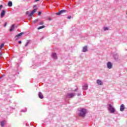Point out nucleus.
Masks as SVG:
<instances>
[{
	"label": "nucleus",
	"instance_id": "f257e3e1",
	"mask_svg": "<svg viewBox=\"0 0 127 127\" xmlns=\"http://www.w3.org/2000/svg\"><path fill=\"white\" fill-rule=\"evenodd\" d=\"M87 110L84 108H80L78 109V116L79 117H82L84 118L85 116H86V114H87Z\"/></svg>",
	"mask_w": 127,
	"mask_h": 127
},
{
	"label": "nucleus",
	"instance_id": "f03ea898",
	"mask_svg": "<svg viewBox=\"0 0 127 127\" xmlns=\"http://www.w3.org/2000/svg\"><path fill=\"white\" fill-rule=\"evenodd\" d=\"M108 111H109L111 114H114V113L116 112V110H115V108L111 104L109 105Z\"/></svg>",
	"mask_w": 127,
	"mask_h": 127
},
{
	"label": "nucleus",
	"instance_id": "7ed1b4c3",
	"mask_svg": "<svg viewBox=\"0 0 127 127\" xmlns=\"http://www.w3.org/2000/svg\"><path fill=\"white\" fill-rule=\"evenodd\" d=\"M37 10V9L35 8L34 10L32 11V12L29 14V11H27L26 12V14L28 15V16L30 17L31 16L33 13H35V12H36V11Z\"/></svg>",
	"mask_w": 127,
	"mask_h": 127
},
{
	"label": "nucleus",
	"instance_id": "20e7f679",
	"mask_svg": "<svg viewBox=\"0 0 127 127\" xmlns=\"http://www.w3.org/2000/svg\"><path fill=\"white\" fill-rule=\"evenodd\" d=\"M75 96L74 93H67L66 95L67 98H73Z\"/></svg>",
	"mask_w": 127,
	"mask_h": 127
},
{
	"label": "nucleus",
	"instance_id": "39448f33",
	"mask_svg": "<svg viewBox=\"0 0 127 127\" xmlns=\"http://www.w3.org/2000/svg\"><path fill=\"white\" fill-rule=\"evenodd\" d=\"M107 67L109 69H112V67H113V64H112V63L110 62L107 63Z\"/></svg>",
	"mask_w": 127,
	"mask_h": 127
},
{
	"label": "nucleus",
	"instance_id": "423d86ee",
	"mask_svg": "<svg viewBox=\"0 0 127 127\" xmlns=\"http://www.w3.org/2000/svg\"><path fill=\"white\" fill-rule=\"evenodd\" d=\"M121 112H124L125 111V105L122 104L120 106Z\"/></svg>",
	"mask_w": 127,
	"mask_h": 127
},
{
	"label": "nucleus",
	"instance_id": "0eeeda50",
	"mask_svg": "<svg viewBox=\"0 0 127 127\" xmlns=\"http://www.w3.org/2000/svg\"><path fill=\"white\" fill-rule=\"evenodd\" d=\"M96 82L98 85H99L100 86L103 85V81H102V80L100 79H98Z\"/></svg>",
	"mask_w": 127,
	"mask_h": 127
},
{
	"label": "nucleus",
	"instance_id": "6e6552de",
	"mask_svg": "<svg viewBox=\"0 0 127 127\" xmlns=\"http://www.w3.org/2000/svg\"><path fill=\"white\" fill-rule=\"evenodd\" d=\"M66 11L65 10H62L59 12H57L56 13L57 15H60V14H62V13H63Z\"/></svg>",
	"mask_w": 127,
	"mask_h": 127
},
{
	"label": "nucleus",
	"instance_id": "1a4fd4ad",
	"mask_svg": "<svg viewBox=\"0 0 127 127\" xmlns=\"http://www.w3.org/2000/svg\"><path fill=\"white\" fill-rule=\"evenodd\" d=\"M23 34V33H20V34H18L15 36L16 40H17V39H19V38Z\"/></svg>",
	"mask_w": 127,
	"mask_h": 127
},
{
	"label": "nucleus",
	"instance_id": "9d476101",
	"mask_svg": "<svg viewBox=\"0 0 127 127\" xmlns=\"http://www.w3.org/2000/svg\"><path fill=\"white\" fill-rule=\"evenodd\" d=\"M52 58H54V59H57V55H56V53H53L52 54Z\"/></svg>",
	"mask_w": 127,
	"mask_h": 127
},
{
	"label": "nucleus",
	"instance_id": "9b49d317",
	"mask_svg": "<svg viewBox=\"0 0 127 127\" xmlns=\"http://www.w3.org/2000/svg\"><path fill=\"white\" fill-rule=\"evenodd\" d=\"M5 14V11H4V10H2L1 12V17H3Z\"/></svg>",
	"mask_w": 127,
	"mask_h": 127
},
{
	"label": "nucleus",
	"instance_id": "f8f14e48",
	"mask_svg": "<svg viewBox=\"0 0 127 127\" xmlns=\"http://www.w3.org/2000/svg\"><path fill=\"white\" fill-rule=\"evenodd\" d=\"M4 125H5V121H2L0 122L1 127H4Z\"/></svg>",
	"mask_w": 127,
	"mask_h": 127
},
{
	"label": "nucleus",
	"instance_id": "ddd939ff",
	"mask_svg": "<svg viewBox=\"0 0 127 127\" xmlns=\"http://www.w3.org/2000/svg\"><path fill=\"white\" fill-rule=\"evenodd\" d=\"M39 97L40 99H43V95L41 92H39Z\"/></svg>",
	"mask_w": 127,
	"mask_h": 127
},
{
	"label": "nucleus",
	"instance_id": "4468645a",
	"mask_svg": "<svg viewBox=\"0 0 127 127\" xmlns=\"http://www.w3.org/2000/svg\"><path fill=\"white\" fill-rule=\"evenodd\" d=\"M88 50L87 46H85L83 48V52H87Z\"/></svg>",
	"mask_w": 127,
	"mask_h": 127
},
{
	"label": "nucleus",
	"instance_id": "2eb2a0df",
	"mask_svg": "<svg viewBox=\"0 0 127 127\" xmlns=\"http://www.w3.org/2000/svg\"><path fill=\"white\" fill-rule=\"evenodd\" d=\"M83 88L84 90H87L88 89V84H85L83 86Z\"/></svg>",
	"mask_w": 127,
	"mask_h": 127
},
{
	"label": "nucleus",
	"instance_id": "dca6fc26",
	"mask_svg": "<svg viewBox=\"0 0 127 127\" xmlns=\"http://www.w3.org/2000/svg\"><path fill=\"white\" fill-rule=\"evenodd\" d=\"M3 47H4V44L2 43L0 46V50H1V49H2Z\"/></svg>",
	"mask_w": 127,
	"mask_h": 127
},
{
	"label": "nucleus",
	"instance_id": "f3484780",
	"mask_svg": "<svg viewBox=\"0 0 127 127\" xmlns=\"http://www.w3.org/2000/svg\"><path fill=\"white\" fill-rule=\"evenodd\" d=\"M13 29H14V24H13L10 29V31H13Z\"/></svg>",
	"mask_w": 127,
	"mask_h": 127
},
{
	"label": "nucleus",
	"instance_id": "a211bd4d",
	"mask_svg": "<svg viewBox=\"0 0 127 127\" xmlns=\"http://www.w3.org/2000/svg\"><path fill=\"white\" fill-rule=\"evenodd\" d=\"M8 5L9 6H12V2L11 1H9L8 3Z\"/></svg>",
	"mask_w": 127,
	"mask_h": 127
},
{
	"label": "nucleus",
	"instance_id": "6ab92c4d",
	"mask_svg": "<svg viewBox=\"0 0 127 127\" xmlns=\"http://www.w3.org/2000/svg\"><path fill=\"white\" fill-rule=\"evenodd\" d=\"M44 27H45V26H40L38 28V29H42V28H44Z\"/></svg>",
	"mask_w": 127,
	"mask_h": 127
},
{
	"label": "nucleus",
	"instance_id": "aec40b11",
	"mask_svg": "<svg viewBox=\"0 0 127 127\" xmlns=\"http://www.w3.org/2000/svg\"><path fill=\"white\" fill-rule=\"evenodd\" d=\"M44 22H43V21H41V22H40L39 23V25H42L43 24H44Z\"/></svg>",
	"mask_w": 127,
	"mask_h": 127
},
{
	"label": "nucleus",
	"instance_id": "412c9836",
	"mask_svg": "<svg viewBox=\"0 0 127 127\" xmlns=\"http://www.w3.org/2000/svg\"><path fill=\"white\" fill-rule=\"evenodd\" d=\"M28 44H29V41L26 43V44L25 45V47L28 46Z\"/></svg>",
	"mask_w": 127,
	"mask_h": 127
},
{
	"label": "nucleus",
	"instance_id": "4be33fe9",
	"mask_svg": "<svg viewBox=\"0 0 127 127\" xmlns=\"http://www.w3.org/2000/svg\"><path fill=\"white\" fill-rule=\"evenodd\" d=\"M38 21V19H36L34 21H33V23H36V22H37Z\"/></svg>",
	"mask_w": 127,
	"mask_h": 127
},
{
	"label": "nucleus",
	"instance_id": "5701e85b",
	"mask_svg": "<svg viewBox=\"0 0 127 127\" xmlns=\"http://www.w3.org/2000/svg\"><path fill=\"white\" fill-rule=\"evenodd\" d=\"M109 28H108V27H105L104 28V30L106 31V30H108Z\"/></svg>",
	"mask_w": 127,
	"mask_h": 127
},
{
	"label": "nucleus",
	"instance_id": "b1692460",
	"mask_svg": "<svg viewBox=\"0 0 127 127\" xmlns=\"http://www.w3.org/2000/svg\"><path fill=\"white\" fill-rule=\"evenodd\" d=\"M71 17H72L71 16H67V18H68V19H71Z\"/></svg>",
	"mask_w": 127,
	"mask_h": 127
},
{
	"label": "nucleus",
	"instance_id": "393cba45",
	"mask_svg": "<svg viewBox=\"0 0 127 127\" xmlns=\"http://www.w3.org/2000/svg\"><path fill=\"white\" fill-rule=\"evenodd\" d=\"M21 112H23V113H25V112H26V110H21Z\"/></svg>",
	"mask_w": 127,
	"mask_h": 127
},
{
	"label": "nucleus",
	"instance_id": "a878e982",
	"mask_svg": "<svg viewBox=\"0 0 127 127\" xmlns=\"http://www.w3.org/2000/svg\"><path fill=\"white\" fill-rule=\"evenodd\" d=\"M2 8V5H0V9H1Z\"/></svg>",
	"mask_w": 127,
	"mask_h": 127
},
{
	"label": "nucleus",
	"instance_id": "bb28decb",
	"mask_svg": "<svg viewBox=\"0 0 127 127\" xmlns=\"http://www.w3.org/2000/svg\"><path fill=\"white\" fill-rule=\"evenodd\" d=\"M41 14V12L40 11H39L38 12V15H40Z\"/></svg>",
	"mask_w": 127,
	"mask_h": 127
},
{
	"label": "nucleus",
	"instance_id": "cd10ccee",
	"mask_svg": "<svg viewBox=\"0 0 127 127\" xmlns=\"http://www.w3.org/2000/svg\"><path fill=\"white\" fill-rule=\"evenodd\" d=\"M48 20H51V18H50V17L48 18Z\"/></svg>",
	"mask_w": 127,
	"mask_h": 127
},
{
	"label": "nucleus",
	"instance_id": "c85d7f7f",
	"mask_svg": "<svg viewBox=\"0 0 127 127\" xmlns=\"http://www.w3.org/2000/svg\"><path fill=\"white\" fill-rule=\"evenodd\" d=\"M6 24H7V23H5L4 24V27L6 26Z\"/></svg>",
	"mask_w": 127,
	"mask_h": 127
},
{
	"label": "nucleus",
	"instance_id": "c756f323",
	"mask_svg": "<svg viewBox=\"0 0 127 127\" xmlns=\"http://www.w3.org/2000/svg\"><path fill=\"white\" fill-rule=\"evenodd\" d=\"M18 43H19V44H21V41H19Z\"/></svg>",
	"mask_w": 127,
	"mask_h": 127
},
{
	"label": "nucleus",
	"instance_id": "7c9ffc66",
	"mask_svg": "<svg viewBox=\"0 0 127 127\" xmlns=\"http://www.w3.org/2000/svg\"><path fill=\"white\" fill-rule=\"evenodd\" d=\"M39 0H35V1H36H36H39Z\"/></svg>",
	"mask_w": 127,
	"mask_h": 127
},
{
	"label": "nucleus",
	"instance_id": "2f4dec72",
	"mask_svg": "<svg viewBox=\"0 0 127 127\" xmlns=\"http://www.w3.org/2000/svg\"><path fill=\"white\" fill-rule=\"evenodd\" d=\"M34 8L36 7V5H34Z\"/></svg>",
	"mask_w": 127,
	"mask_h": 127
},
{
	"label": "nucleus",
	"instance_id": "473e14b6",
	"mask_svg": "<svg viewBox=\"0 0 127 127\" xmlns=\"http://www.w3.org/2000/svg\"><path fill=\"white\" fill-rule=\"evenodd\" d=\"M0 56H1V53H0Z\"/></svg>",
	"mask_w": 127,
	"mask_h": 127
}]
</instances>
